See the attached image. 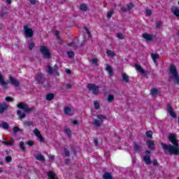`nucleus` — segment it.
Returning <instances> with one entry per match:
<instances>
[{
  "label": "nucleus",
  "instance_id": "30",
  "mask_svg": "<svg viewBox=\"0 0 179 179\" xmlns=\"http://www.w3.org/2000/svg\"><path fill=\"white\" fill-rule=\"evenodd\" d=\"M158 93L159 90H157V88H152L150 90V94H152V96H156Z\"/></svg>",
  "mask_w": 179,
  "mask_h": 179
},
{
  "label": "nucleus",
  "instance_id": "26",
  "mask_svg": "<svg viewBox=\"0 0 179 179\" xmlns=\"http://www.w3.org/2000/svg\"><path fill=\"white\" fill-rule=\"evenodd\" d=\"M151 57L152 59V61H154V62H156V61H157V59H159V58H160V55L159 54H151Z\"/></svg>",
  "mask_w": 179,
  "mask_h": 179
},
{
  "label": "nucleus",
  "instance_id": "47",
  "mask_svg": "<svg viewBox=\"0 0 179 179\" xmlns=\"http://www.w3.org/2000/svg\"><path fill=\"white\" fill-rule=\"evenodd\" d=\"M5 162H6V163H10V162H12V157L10 156L6 157Z\"/></svg>",
  "mask_w": 179,
  "mask_h": 179
},
{
  "label": "nucleus",
  "instance_id": "64",
  "mask_svg": "<svg viewBox=\"0 0 179 179\" xmlns=\"http://www.w3.org/2000/svg\"><path fill=\"white\" fill-rule=\"evenodd\" d=\"M30 3H31V5H36V1H35V0L31 1H30Z\"/></svg>",
  "mask_w": 179,
  "mask_h": 179
},
{
  "label": "nucleus",
  "instance_id": "9",
  "mask_svg": "<svg viewBox=\"0 0 179 179\" xmlns=\"http://www.w3.org/2000/svg\"><path fill=\"white\" fill-rule=\"evenodd\" d=\"M166 110L169 115H171L172 118H177V114H176V112H174V109H173L171 104L170 103L167 104Z\"/></svg>",
  "mask_w": 179,
  "mask_h": 179
},
{
  "label": "nucleus",
  "instance_id": "2",
  "mask_svg": "<svg viewBox=\"0 0 179 179\" xmlns=\"http://www.w3.org/2000/svg\"><path fill=\"white\" fill-rule=\"evenodd\" d=\"M169 72L171 73L169 79H173L176 85H179L178 71H177V67H176L174 64H171L169 66Z\"/></svg>",
  "mask_w": 179,
  "mask_h": 179
},
{
  "label": "nucleus",
  "instance_id": "15",
  "mask_svg": "<svg viewBox=\"0 0 179 179\" xmlns=\"http://www.w3.org/2000/svg\"><path fill=\"white\" fill-rule=\"evenodd\" d=\"M64 131L66 134V135H67L68 138H72V131L71 130V129H69L68 127L65 126L64 127Z\"/></svg>",
  "mask_w": 179,
  "mask_h": 179
},
{
  "label": "nucleus",
  "instance_id": "23",
  "mask_svg": "<svg viewBox=\"0 0 179 179\" xmlns=\"http://www.w3.org/2000/svg\"><path fill=\"white\" fill-rule=\"evenodd\" d=\"M97 118L99 120V121H101L102 123L104 122V121H106V120H107V116L105 115H97Z\"/></svg>",
  "mask_w": 179,
  "mask_h": 179
},
{
  "label": "nucleus",
  "instance_id": "45",
  "mask_svg": "<svg viewBox=\"0 0 179 179\" xmlns=\"http://www.w3.org/2000/svg\"><path fill=\"white\" fill-rule=\"evenodd\" d=\"M134 5L132 3H129L127 4V10L130 11L134 8Z\"/></svg>",
  "mask_w": 179,
  "mask_h": 179
},
{
  "label": "nucleus",
  "instance_id": "40",
  "mask_svg": "<svg viewBox=\"0 0 179 179\" xmlns=\"http://www.w3.org/2000/svg\"><path fill=\"white\" fill-rule=\"evenodd\" d=\"M94 107L95 110H99L100 108V103L99 101H96L94 102Z\"/></svg>",
  "mask_w": 179,
  "mask_h": 179
},
{
  "label": "nucleus",
  "instance_id": "32",
  "mask_svg": "<svg viewBox=\"0 0 179 179\" xmlns=\"http://www.w3.org/2000/svg\"><path fill=\"white\" fill-rule=\"evenodd\" d=\"M54 99V94H48L46 95V100H48V101H51V100H52Z\"/></svg>",
  "mask_w": 179,
  "mask_h": 179
},
{
  "label": "nucleus",
  "instance_id": "61",
  "mask_svg": "<svg viewBox=\"0 0 179 179\" xmlns=\"http://www.w3.org/2000/svg\"><path fill=\"white\" fill-rule=\"evenodd\" d=\"M94 143L95 146H99V140L94 139Z\"/></svg>",
  "mask_w": 179,
  "mask_h": 179
},
{
  "label": "nucleus",
  "instance_id": "57",
  "mask_svg": "<svg viewBox=\"0 0 179 179\" xmlns=\"http://www.w3.org/2000/svg\"><path fill=\"white\" fill-rule=\"evenodd\" d=\"M27 144L29 145V146H33L34 145V143L31 141H29L27 142Z\"/></svg>",
  "mask_w": 179,
  "mask_h": 179
},
{
  "label": "nucleus",
  "instance_id": "43",
  "mask_svg": "<svg viewBox=\"0 0 179 179\" xmlns=\"http://www.w3.org/2000/svg\"><path fill=\"white\" fill-rule=\"evenodd\" d=\"M67 55L69 57V58H73V57H75V52L70 51V52H67Z\"/></svg>",
  "mask_w": 179,
  "mask_h": 179
},
{
  "label": "nucleus",
  "instance_id": "38",
  "mask_svg": "<svg viewBox=\"0 0 179 179\" xmlns=\"http://www.w3.org/2000/svg\"><path fill=\"white\" fill-rule=\"evenodd\" d=\"M114 15V10H110L109 12L107 13V18L111 19V16Z\"/></svg>",
  "mask_w": 179,
  "mask_h": 179
},
{
  "label": "nucleus",
  "instance_id": "14",
  "mask_svg": "<svg viewBox=\"0 0 179 179\" xmlns=\"http://www.w3.org/2000/svg\"><path fill=\"white\" fill-rule=\"evenodd\" d=\"M92 124L94 127H96V128H100V127H101L103 124V122L99 120L94 119L92 120Z\"/></svg>",
  "mask_w": 179,
  "mask_h": 179
},
{
  "label": "nucleus",
  "instance_id": "62",
  "mask_svg": "<svg viewBox=\"0 0 179 179\" xmlns=\"http://www.w3.org/2000/svg\"><path fill=\"white\" fill-rule=\"evenodd\" d=\"M67 45H68V47H73V41L72 42H71V43H69L67 44Z\"/></svg>",
  "mask_w": 179,
  "mask_h": 179
},
{
  "label": "nucleus",
  "instance_id": "39",
  "mask_svg": "<svg viewBox=\"0 0 179 179\" xmlns=\"http://www.w3.org/2000/svg\"><path fill=\"white\" fill-rule=\"evenodd\" d=\"M1 127H2L3 129H8V128H9V124H8V122H3L2 124H1Z\"/></svg>",
  "mask_w": 179,
  "mask_h": 179
},
{
  "label": "nucleus",
  "instance_id": "44",
  "mask_svg": "<svg viewBox=\"0 0 179 179\" xmlns=\"http://www.w3.org/2000/svg\"><path fill=\"white\" fill-rule=\"evenodd\" d=\"M34 134L36 135V136H37V138L41 135V133H40V131H38L37 129L34 130Z\"/></svg>",
  "mask_w": 179,
  "mask_h": 179
},
{
  "label": "nucleus",
  "instance_id": "31",
  "mask_svg": "<svg viewBox=\"0 0 179 179\" xmlns=\"http://www.w3.org/2000/svg\"><path fill=\"white\" fill-rule=\"evenodd\" d=\"M145 136H147V138H149L150 139H152L153 138V131H152L150 130L146 131Z\"/></svg>",
  "mask_w": 179,
  "mask_h": 179
},
{
  "label": "nucleus",
  "instance_id": "24",
  "mask_svg": "<svg viewBox=\"0 0 179 179\" xmlns=\"http://www.w3.org/2000/svg\"><path fill=\"white\" fill-rule=\"evenodd\" d=\"M34 47H36V44H34V42H33L32 40L28 41V48L30 51H31Z\"/></svg>",
  "mask_w": 179,
  "mask_h": 179
},
{
  "label": "nucleus",
  "instance_id": "50",
  "mask_svg": "<svg viewBox=\"0 0 179 179\" xmlns=\"http://www.w3.org/2000/svg\"><path fill=\"white\" fill-rule=\"evenodd\" d=\"M116 36L117 38H120V40L124 39V35L121 33H117Z\"/></svg>",
  "mask_w": 179,
  "mask_h": 179
},
{
  "label": "nucleus",
  "instance_id": "55",
  "mask_svg": "<svg viewBox=\"0 0 179 179\" xmlns=\"http://www.w3.org/2000/svg\"><path fill=\"white\" fill-rule=\"evenodd\" d=\"M121 10L122 12H123L124 13H125L126 12H128V9H127V8H125V6H122L121 8Z\"/></svg>",
  "mask_w": 179,
  "mask_h": 179
},
{
  "label": "nucleus",
  "instance_id": "54",
  "mask_svg": "<svg viewBox=\"0 0 179 179\" xmlns=\"http://www.w3.org/2000/svg\"><path fill=\"white\" fill-rule=\"evenodd\" d=\"M162 24H163V22L162 21H158L156 24V28L160 29V26H162Z\"/></svg>",
  "mask_w": 179,
  "mask_h": 179
},
{
  "label": "nucleus",
  "instance_id": "60",
  "mask_svg": "<svg viewBox=\"0 0 179 179\" xmlns=\"http://www.w3.org/2000/svg\"><path fill=\"white\" fill-rule=\"evenodd\" d=\"M38 138L40 142H44V138H43V136H41H41H38Z\"/></svg>",
  "mask_w": 179,
  "mask_h": 179
},
{
  "label": "nucleus",
  "instance_id": "11",
  "mask_svg": "<svg viewBox=\"0 0 179 179\" xmlns=\"http://www.w3.org/2000/svg\"><path fill=\"white\" fill-rule=\"evenodd\" d=\"M134 66H135L136 71H138L143 75H146V71L142 68V66H140V64L135 63Z\"/></svg>",
  "mask_w": 179,
  "mask_h": 179
},
{
  "label": "nucleus",
  "instance_id": "51",
  "mask_svg": "<svg viewBox=\"0 0 179 179\" xmlns=\"http://www.w3.org/2000/svg\"><path fill=\"white\" fill-rule=\"evenodd\" d=\"M13 131L14 134H17V132H19V131H20V129L17 127H13Z\"/></svg>",
  "mask_w": 179,
  "mask_h": 179
},
{
  "label": "nucleus",
  "instance_id": "56",
  "mask_svg": "<svg viewBox=\"0 0 179 179\" xmlns=\"http://www.w3.org/2000/svg\"><path fill=\"white\" fill-rule=\"evenodd\" d=\"M99 62V59H92V64H94L95 65H99L97 63Z\"/></svg>",
  "mask_w": 179,
  "mask_h": 179
},
{
  "label": "nucleus",
  "instance_id": "18",
  "mask_svg": "<svg viewBox=\"0 0 179 179\" xmlns=\"http://www.w3.org/2000/svg\"><path fill=\"white\" fill-rule=\"evenodd\" d=\"M134 150L135 152H142V147L139 145L136 142H134Z\"/></svg>",
  "mask_w": 179,
  "mask_h": 179
},
{
  "label": "nucleus",
  "instance_id": "8",
  "mask_svg": "<svg viewBox=\"0 0 179 179\" xmlns=\"http://www.w3.org/2000/svg\"><path fill=\"white\" fill-rule=\"evenodd\" d=\"M17 107H18V108H20V110H23L24 113H30L33 110V108H29V105L24 102L19 103L17 105Z\"/></svg>",
  "mask_w": 179,
  "mask_h": 179
},
{
  "label": "nucleus",
  "instance_id": "7",
  "mask_svg": "<svg viewBox=\"0 0 179 179\" xmlns=\"http://www.w3.org/2000/svg\"><path fill=\"white\" fill-rule=\"evenodd\" d=\"M23 29L24 37H26L27 38H31L34 35L33 29L31 28H29L27 25H24Z\"/></svg>",
  "mask_w": 179,
  "mask_h": 179
},
{
  "label": "nucleus",
  "instance_id": "58",
  "mask_svg": "<svg viewBox=\"0 0 179 179\" xmlns=\"http://www.w3.org/2000/svg\"><path fill=\"white\" fill-rule=\"evenodd\" d=\"M24 125H27V127H30V125H33V122H25Z\"/></svg>",
  "mask_w": 179,
  "mask_h": 179
},
{
  "label": "nucleus",
  "instance_id": "17",
  "mask_svg": "<svg viewBox=\"0 0 179 179\" xmlns=\"http://www.w3.org/2000/svg\"><path fill=\"white\" fill-rule=\"evenodd\" d=\"M143 162L145 164H152V160L150 159V155H147L143 156Z\"/></svg>",
  "mask_w": 179,
  "mask_h": 179
},
{
  "label": "nucleus",
  "instance_id": "27",
  "mask_svg": "<svg viewBox=\"0 0 179 179\" xmlns=\"http://www.w3.org/2000/svg\"><path fill=\"white\" fill-rule=\"evenodd\" d=\"M122 80L125 82L126 83H128L129 82V77L126 73H122Z\"/></svg>",
  "mask_w": 179,
  "mask_h": 179
},
{
  "label": "nucleus",
  "instance_id": "34",
  "mask_svg": "<svg viewBox=\"0 0 179 179\" xmlns=\"http://www.w3.org/2000/svg\"><path fill=\"white\" fill-rule=\"evenodd\" d=\"M64 155H65V156H66V157H69V156H71V152H69V150H68L67 148H66V147L64 148Z\"/></svg>",
  "mask_w": 179,
  "mask_h": 179
},
{
  "label": "nucleus",
  "instance_id": "22",
  "mask_svg": "<svg viewBox=\"0 0 179 179\" xmlns=\"http://www.w3.org/2000/svg\"><path fill=\"white\" fill-rule=\"evenodd\" d=\"M64 114L65 115H72V109L69 107H65L64 108Z\"/></svg>",
  "mask_w": 179,
  "mask_h": 179
},
{
  "label": "nucleus",
  "instance_id": "6",
  "mask_svg": "<svg viewBox=\"0 0 179 179\" xmlns=\"http://www.w3.org/2000/svg\"><path fill=\"white\" fill-rule=\"evenodd\" d=\"M47 72L49 73V75H54V73H56L57 76H59V73L58 72V65L55 64L53 68L52 66L48 65L47 66Z\"/></svg>",
  "mask_w": 179,
  "mask_h": 179
},
{
  "label": "nucleus",
  "instance_id": "4",
  "mask_svg": "<svg viewBox=\"0 0 179 179\" xmlns=\"http://www.w3.org/2000/svg\"><path fill=\"white\" fill-rule=\"evenodd\" d=\"M87 89L90 92H92V94L97 96L100 93V87L97 86L96 84L89 83L87 85Z\"/></svg>",
  "mask_w": 179,
  "mask_h": 179
},
{
  "label": "nucleus",
  "instance_id": "59",
  "mask_svg": "<svg viewBox=\"0 0 179 179\" xmlns=\"http://www.w3.org/2000/svg\"><path fill=\"white\" fill-rule=\"evenodd\" d=\"M66 89H72V85L67 83L66 84Z\"/></svg>",
  "mask_w": 179,
  "mask_h": 179
},
{
  "label": "nucleus",
  "instance_id": "52",
  "mask_svg": "<svg viewBox=\"0 0 179 179\" xmlns=\"http://www.w3.org/2000/svg\"><path fill=\"white\" fill-rule=\"evenodd\" d=\"M152 165L154 166V167L159 166V162H157V159H154L152 161Z\"/></svg>",
  "mask_w": 179,
  "mask_h": 179
},
{
  "label": "nucleus",
  "instance_id": "12",
  "mask_svg": "<svg viewBox=\"0 0 179 179\" xmlns=\"http://www.w3.org/2000/svg\"><path fill=\"white\" fill-rule=\"evenodd\" d=\"M0 83L3 87H5L6 89H8V83L5 81V78L2 76V74L0 73Z\"/></svg>",
  "mask_w": 179,
  "mask_h": 179
},
{
  "label": "nucleus",
  "instance_id": "37",
  "mask_svg": "<svg viewBox=\"0 0 179 179\" xmlns=\"http://www.w3.org/2000/svg\"><path fill=\"white\" fill-rule=\"evenodd\" d=\"M106 54L109 57H115V52H113L112 50H107Z\"/></svg>",
  "mask_w": 179,
  "mask_h": 179
},
{
  "label": "nucleus",
  "instance_id": "1",
  "mask_svg": "<svg viewBox=\"0 0 179 179\" xmlns=\"http://www.w3.org/2000/svg\"><path fill=\"white\" fill-rule=\"evenodd\" d=\"M168 139L170 143H172L167 145L164 143H161V146L165 155H170L171 156L174 155L175 156H178L179 155V147L178 141H177V134H170L168 136Z\"/></svg>",
  "mask_w": 179,
  "mask_h": 179
},
{
  "label": "nucleus",
  "instance_id": "29",
  "mask_svg": "<svg viewBox=\"0 0 179 179\" xmlns=\"http://www.w3.org/2000/svg\"><path fill=\"white\" fill-rule=\"evenodd\" d=\"M17 115H20V119L23 120V118H26V113H22V110H18L17 111Z\"/></svg>",
  "mask_w": 179,
  "mask_h": 179
},
{
  "label": "nucleus",
  "instance_id": "35",
  "mask_svg": "<svg viewBox=\"0 0 179 179\" xmlns=\"http://www.w3.org/2000/svg\"><path fill=\"white\" fill-rule=\"evenodd\" d=\"M80 10L86 12V10H87V6H86L85 3L81 4L80 6Z\"/></svg>",
  "mask_w": 179,
  "mask_h": 179
},
{
  "label": "nucleus",
  "instance_id": "36",
  "mask_svg": "<svg viewBox=\"0 0 179 179\" xmlns=\"http://www.w3.org/2000/svg\"><path fill=\"white\" fill-rule=\"evenodd\" d=\"M20 148L22 152H24L26 150V147H24V142L20 141Z\"/></svg>",
  "mask_w": 179,
  "mask_h": 179
},
{
  "label": "nucleus",
  "instance_id": "16",
  "mask_svg": "<svg viewBox=\"0 0 179 179\" xmlns=\"http://www.w3.org/2000/svg\"><path fill=\"white\" fill-rule=\"evenodd\" d=\"M143 37L147 41H153V36L151 34H149L148 33L143 34Z\"/></svg>",
  "mask_w": 179,
  "mask_h": 179
},
{
  "label": "nucleus",
  "instance_id": "49",
  "mask_svg": "<svg viewBox=\"0 0 179 179\" xmlns=\"http://www.w3.org/2000/svg\"><path fill=\"white\" fill-rule=\"evenodd\" d=\"M145 13L147 16H152V10L146 9Z\"/></svg>",
  "mask_w": 179,
  "mask_h": 179
},
{
  "label": "nucleus",
  "instance_id": "42",
  "mask_svg": "<svg viewBox=\"0 0 179 179\" xmlns=\"http://www.w3.org/2000/svg\"><path fill=\"white\" fill-rule=\"evenodd\" d=\"M54 34L56 36L57 40H61V36H59V31L55 30Z\"/></svg>",
  "mask_w": 179,
  "mask_h": 179
},
{
  "label": "nucleus",
  "instance_id": "25",
  "mask_svg": "<svg viewBox=\"0 0 179 179\" xmlns=\"http://www.w3.org/2000/svg\"><path fill=\"white\" fill-rule=\"evenodd\" d=\"M35 159L36 160H38L39 162H44V160H45V158L44 157V155H43L41 154H38V155H36L35 157Z\"/></svg>",
  "mask_w": 179,
  "mask_h": 179
},
{
  "label": "nucleus",
  "instance_id": "53",
  "mask_svg": "<svg viewBox=\"0 0 179 179\" xmlns=\"http://www.w3.org/2000/svg\"><path fill=\"white\" fill-rule=\"evenodd\" d=\"M84 29H85L88 37H92V34H90V31H89L87 27H85Z\"/></svg>",
  "mask_w": 179,
  "mask_h": 179
},
{
  "label": "nucleus",
  "instance_id": "5",
  "mask_svg": "<svg viewBox=\"0 0 179 179\" xmlns=\"http://www.w3.org/2000/svg\"><path fill=\"white\" fill-rule=\"evenodd\" d=\"M40 52L43 55V58L46 59H50L51 58V52H50V50L46 46H41Z\"/></svg>",
  "mask_w": 179,
  "mask_h": 179
},
{
  "label": "nucleus",
  "instance_id": "63",
  "mask_svg": "<svg viewBox=\"0 0 179 179\" xmlns=\"http://www.w3.org/2000/svg\"><path fill=\"white\" fill-rule=\"evenodd\" d=\"M65 163L66 164H69V163H71V160L69 159H66Z\"/></svg>",
  "mask_w": 179,
  "mask_h": 179
},
{
  "label": "nucleus",
  "instance_id": "13",
  "mask_svg": "<svg viewBox=\"0 0 179 179\" xmlns=\"http://www.w3.org/2000/svg\"><path fill=\"white\" fill-rule=\"evenodd\" d=\"M47 176L49 179H58V176H57V174L52 171H48Z\"/></svg>",
  "mask_w": 179,
  "mask_h": 179
},
{
  "label": "nucleus",
  "instance_id": "33",
  "mask_svg": "<svg viewBox=\"0 0 179 179\" xmlns=\"http://www.w3.org/2000/svg\"><path fill=\"white\" fill-rule=\"evenodd\" d=\"M107 100H108V103H113V101H114V100H115L114 95L109 94L108 96Z\"/></svg>",
  "mask_w": 179,
  "mask_h": 179
},
{
  "label": "nucleus",
  "instance_id": "21",
  "mask_svg": "<svg viewBox=\"0 0 179 179\" xmlns=\"http://www.w3.org/2000/svg\"><path fill=\"white\" fill-rule=\"evenodd\" d=\"M106 71L108 72L110 76H113V75H114V71L113 70V67H111V66H110L109 64L106 65Z\"/></svg>",
  "mask_w": 179,
  "mask_h": 179
},
{
  "label": "nucleus",
  "instance_id": "19",
  "mask_svg": "<svg viewBox=\"0 0 179 179\" xmlns=\"http://www.w3.org/2000/svg\"><path fill=\"white\" fill-rule=\"evenodd\" d=\"M6 108H8V106L6 105V103H1L0 104V114H3V113H5V110H6Z\"/></svg>",
  "mask_w": 179,
  "mask_h": 179
},
{
  "label": "nucleus",
  "instance_id": "46",
  "mask_svg": "<svg viewBox=\"0 0 179 179\" xmlns=\"http://www.w3.org/2000/svg\"><path fill=\"white\" fill-rule=\"evenodd\" d=\"M6 101H8V102H10V101H15V99H13V97H11V96H7L6 97Z\"/></svg>",
  "mask_w": 179,
  "mask_h": 179
},
{
  "label": "nucleus",
  "instance_id": "20",
  "mask_svg": "<svg viewBox=\"0 0 179 179\" xmlns=\"http://www.w3.org/2000/svg\"><path fill=\"white\" fill-rule=\"evenodd\" d=\"M147 145L150 149V150H155V141H147Z\"/></svg>",
  "mask_w": 179,
  "mask_h": 179
},
{
  "label": "nucleus",
  "instance_id": "48",
  "mask_svg": "<svg viewBox=\"0 0 179 179\" xmlns=\"http://www.w3.org/2000/svg\"><path fill=\"white\" fill-rule=\"evenodd\" d=\"M2 143H3V145H8L9 146H13V143H12V142L10 141H2Z\"/></svg>",
  "mask_w": 179,
  "mask_h": 179
},
{
  "label": "nucleus",
  "instance_id": "10",
  "mask_svg": "<svg viewBox=\"0 0 179 179\" xmlns=\"http://www.w3.org/2000/svg\"><path fill=\"white\" fill-rule=\"evenodd\" d=\"M9 80L10 85H13V86H15V87H19V86H20V82L17 79H15V78L13 76H10Z\"/></svg>",
  "mask_w": 179,
  "mask_h": 179
},
{
  "label": "nucleus",
  "instance_id": "28",
  "mask_svg": "<svg viewBox=\"0 0 179 179\" xmlns=\"http://www.w3.org/2000/svg\"><path fill=\"white\" fill-rule=\"evenodd\" d=\"M103 179H113V176L108 172H105L103 176Z\"/></svg>",
  "mask_w": 179,
  "mask_h": 179
},
{
  "label": "nucleus",
  "instance_id": "3",
  "mask_svg": "<svg viewBox=\"0 0 179 179\" xmlns=\"http://www.w3.org/2000/svg\"><path fill=\"white\" fill-rule=\"evenodd\" d=\"M35 80L38 85H44L47 78H45V74L43 73H38L35 75Z\"/></svg>",
  "mask_w": 179,
  "mask_h": 179
},
{
  "label": "nucleus",
  "instance_id": "41",
  "mask_svg": "<svg viewBox=\"0 0 179 179\" xmlns=\"http://www.w3.org/2000/svg\"><path fill=\"white\" fill-rule=\"evenodd\" d=\"M6 15H8V13L5 11L4 8H3L0 12V16L1 17H3V16H6Z\"/></svg>",
  "mask_w": 179,
  "mask_h": 179
}]
</instances>
